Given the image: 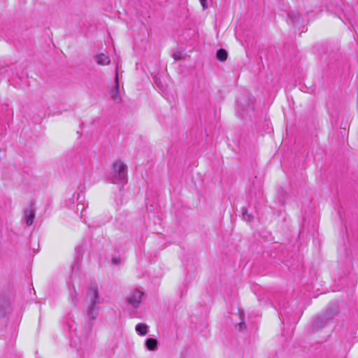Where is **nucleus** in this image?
<instances>
[{
	"mask_svg": "<svg viewBox=\"0 0 358 358\" xmlns=\"http://www.w3.org/2000/svg\"><path fill=\"white\" fill-rule=\"evenodd\" d=\"M199 1L203 9H206L208 8L207 0H199Z\"/></svg>",
	"mask_w": 358,
	"mask_h": 358,
	"instance_id": "nucleus-16",
	"label": "nucleus"
},
{
	"mask_svg": "<svg viewBox=\"0 0 358 358\" xmlns=\"http://www.w3.org/2000/svg\"><path fill=\"white\" fill-rule=\"evenodd\" d=\"M173 58L175 60H179L182 58L181 57V52L179 51H177L173 53Z\"/></svg>",
	"mask_w": 358,
	"mask_h": 358,
	"instance_id": "nucleus-14",
	"label": "nucleus"
},
{
	"mask_svg": "<svg viewBox=\"0 0 358 358\" xmlns=\"http://www.w3.org/2000/svg\"><path fill=\"white\" fill-rule=\"evenodd\" d=\"M148 327L144 323H139L136 326V332L141 336H145L148 333Z\"/></svg>",
	"mask_w": 358,
	"mask_h": 358,
	"instance_id": "nucleus-10",
	"label": "nucleus"
},
{
	"mask_svg": "<svg viewBox=\"0 0 358 358\" xmlns=\"http://www.w3.org/2000/svg\"><path fill=\"white\" fill-rule=\"evenodd\" d=\"M254 108H255V102L250 98L244 97L238 103V111H242L241 115H243L244 113H247L250 111H252L254 110Z\"/></svg>",
	"mask_w": 358,
	"mask_h": 358,
	"instance_id": "nucleus-4",
	"label": "nucleus"
},
{
	"mask_svg": "<svg viewBox=\"0 0 358 358\" xmlns=\"http://www.w3.org/2000/svg\"><path fill=\"white\" fill-rule=\"evenodd\" d=\"M144 293L141 291L136 289L126 299V303L133 308H136L140 306L142 296Z\"/></svg>",
	"mask_w": 358,
	"mask_h": 358,
	"instance_id": "nucleus-5",
	"label": "nucleus"
},
{
	"mask_svg": "<svg viewBox=\"0 0 358 358\" xmlns=\"http://www.w3.org/2000/svg\"><path fill=\"white\" fill-rule=\"evenodd\" d=\"M86 299L90 302V309L87 315L90 320H95L96 315L94 313L96 305L99 303V292L96 285H91L89 291L87 293Z\"/></svg>",
	"mask_w": 358,
	"mask_h": 358,
	"instance_id": "nucleus-3",
	"label": "nucleus"
},
{
	"mask_svg": "<svg viewBox=\"0 0 358 358\" xmlns=\"http://www.w3.org/2000/svg\"><path fill=\"white\" fill-rule=\"evenodd\" d=\"M120 259H117V258L113 259V264H118L120 263Z\"/></svg>",
	"mask_w": 358,
	"mask_h": 358,
	"instance_id": "nucleus-17",
	"label": "nucleus"
},
{
	"mask_svg": "<svg viewBox=\"0 0 358 358\" xmlns=\"http://www.w3.org/2000/svg\"><path fill=\"white\" fill-rule=\"evenodd\" d=\"M127 166L122 161H116L113 164L112 171L108 176L113 183L124 182L127 180Z\"/></svg>",
	"mask_w": 358,
	"mask_h": 358,
	"instance_id": "nucleus-1",
	"label": "nucleus"
},
{
	"mask_svg": "<svg viewBox=\"0 0 358 358\" xmlns=\"http://www.w3.org/2000/svg\"><path fill=\"white\" fill-rule=\"evenodd\" d=\"M287 16L290 19V20L292 21L293 24H296L299 23L302 20L301 15H300L299 13H296L293 11L289 12L287 13Z\"/></svg>",
	"mask_w": 358,
	"mask_h": 358,
	"instance_id": "nucleus-8",
	"label": "nucleus"
},
{
	"mask_svg": "<svg viewBox=\"0 0 358 358\" xmlns=\"http://www.w3.org/2000/svg\"><path fill=\"white\" fill-rule=\"evenodd\" d=\"M95 61L99 65L101 66L108 65L110 62V57L103 53L97 55L95 57Z\"/></svg>",
	"mask_w": 358,
	"mask_h": 358,
	"instance_id": "nucleus-6",
	"label": "nucleus"
},
{
	"mask_svg": "<svg viewBox=\"0 0 358 358\" xmlns=\"http://www.w3.org/2000/svg\"><path fill=\"white\" fill-rule=\"evenodd\" d=\"M228 53L226 50L223 48L219 49L216 52V58L220 62H224L227 60Z\"/></svg>",
	"mask_w": 358,
	"mask_h": 358,
	"instance_id": "nucleus-11",
	"label": "nucleus"
},
{
	"mask_svg": "<svg viewBox=\"0 0 358 358\" xmlns=\"http://www.w3.org/2000/svg\"><path fill=\"white\" fill-rule=\"evenodd\" d=\"M24 215L26 217V224L28 226L31 225L33 224L34 219L35 217V213H34V210L32 209L31 206L29 209L25 210Z\"/></svg>",
	"mask_w": 358,
	"mask_h": 358,
	"instance_id": "nucleus-7",
	"label": "nucleus"
},
{
	"mask_svg": "<svg viewBox=\"0 0 358 358\" xmlns=\"http://www.w3.org/2000/svg\"><path fill=\"white\" fill-rule=\"evenodd\" d=\"M243 216L245 221L250 222L254 217L252 215L249 214L247 209L243 210Z\"/></svg>",
	"mask_w": 358,
	"mask_h": 358,
	"instance_id": "nucleus-13",
	"label": "nucleus"
},
{
	"mask_svg": "<svg viewBox=\"0 0 358 358\" xmlns=\"http://www.w3.org/2000/svg\"><path fill=\"white\" fill-rule=\"evenodd\" d=\"M238 329L239 331H243L246 329V324L245 322L242 321L238 324Z\"/></svg>",
	"mask_w": 358,
	"mask_h": 358,
	"instance_id": "nucleus-15",
	"label": "nucleus"
},
{
	"mask_svg": "<svg viewBox=\"0 0 358 358\" xmlns=\"http://www.w3.org/2000/svg\"><path fill=\"white\" fill-rule=\"evenodd\" d=\"M145 346L149 350H155L157 348V341L153 338H149L145 341Z\"/></svg>",
	"mask_w": 358,
	"mask_h": 358,
	"instance_id": "nucleus-9",
	"label": "nucleus"
},
{
	"mask_svg": "<svg viewBox=\"0 0 358 358\" xmlns=\"http://www.w3.org/2000/svg\"><path fill=\"white\" fill-rule=\"evenodd\" d=\"M337 314V308L329 307L327 309L326 312L318 316L313 322L312 328L315 331H318L322 329L325 324L330 320H333Z\"/></svg>",
	"mask_w": 358,
	"mask_h": 358,
	"instance_id": "nucleus-2",
	"label": "nucleus"
},
{
	"mask_svg": "<svg viewBox=\"0 0 358 358\" xmlns=\"http://www.w3.org/2000/svg\"><path fill=\"white\" fill-rule=\"evenodd\" d=\"M118 93H119V83L117 81V74H116V84L113 90V94L111 95L112 99H115L118 95Z\"/></svg>",
	"mask_w": 358,
	"mask_h": 358,
	"instance_id": "nucleus-12",
	"label": "nucleus"
}]
</instances>
